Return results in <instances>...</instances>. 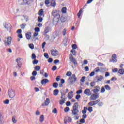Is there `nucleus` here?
<instances>
[{
    "mask_svg": "<svg viewBox=\"0 0 124 124\" xmlns=\"http://www.w3.org/2000/svg\"><path fill=\"white\" fill-rule=\"evenodd\" d=\"M12 41V38L10 36L5 37L3 41L5 46H10Z\"/></svg>",
    "mask_w": 124,
    "mask_h": 124,
    "instance_id": "1",
    "label": "nucleus"
},
{
    "mask_svg": "<svg viewBox=\"0 0 124 124\" xmlns=\"http://www.w3.org/2000/svg\"><path fill=\"white\" fill-rule=\"evenodd\" d=\"M61 16H57L54 17L53 19V24L54 26H57L58 23L60 22Z\"/></svg>",
    "mask_w": 124,
    "mask_h": 124,
    "instance_id": "2",
    "label": "nucleus"
},
{
    "mask_svg": "<svg viewBox=\"0 0 124 124\" xmlns=\"http://www.w3.org/2000/svg\"><path fill=\"white\" fill-rule=\"evenodd\" d=\"M69 80L70 83L72 84H74L76 81H77V77H76L75 74H73L72 76L69 78Z\"/></svg>",
    "mask_w": 124,
    "mask_h": 124,
    "instance_id": "3",
    "label": "nucleus"
},
{
    "mask_svg": "<svg viewBox=\"0 0 124 124\" xmlns=\"http://www.w3.org/2000/svg\"><path fill=\"white\" fill-rule=\"evenodd\" d=\"M99 97V95H98V93H94L91 95V96L90 97V100H93L95 101Z\"/></svg>",
    "mask_w": 124,
    "mask_h": 124,
    "instance_id": "4",
    "label": "nucleus"
},
{
    "mask_svg": "<svg viewBox=\"0 0 124 124\" xmlns=\"http://www.w3.org/2000/svg\"><path fill=\"white\" fill-rule=\"evenodd\" d=\"M8 95L10 98H13L15 96V92L12 89H9L8 91Z\"/></svg>",
    "mask_w": 124,
    "mask_h": 124,
    "instance_id": "5",
    "label": "nucleus"
},
{
    "mask_svg": "<svg viewBox=\"0 0 124 124\" xmlns=\"http://www.w3.org/2000/svg\"><path fill=\"white\" fill-rule=\"evenodd\" d=\"M94 89L92 90V92L94 93H97L100 92V86L97 85L95 87H93Z\"/></svg>",
    "mask_w": 124,
    "mask_h": 124,
    "instance_id": "6",
    "label": "nucleus"
},
{
    "mask_svg": "<svg viewBox=\"0 0 124 124\" xmlns=\"http://www.w3.org/2000/svg\"><path fill=\"white\" fill-rule=\"evenodd\" d=\"M16 62L17 63V65L19 68H21L22 65H23V62L21 61V58H17L16 60Z\"/></svg>",
    "mask_w": 124,
    "mask_h": 124,
    "instance_id": "7",
    "label": "nucleus"
},
{
    "mask_svg": "<svg viewBox=\"0 0 124 124\" xmlns=\"http://www.w3.org/2000/svg\"><path fill=\"white\" fill-rule=\"evenodd\" d=\"M51 54L53 57H57L59 55V51L56 49H52Z\"/></svg>",
    "mask_w": 124,
    "mask_h": 124,
    "instance_id": "8",
    "label": "nucleus"
},
{
    "mask_svg": "<svg viewBox=\"0 0 124 124\" xmlns=\"http://www.w3.org/2000/svg\"><path fill=\"white\" fill-rule=\"evenodd\" d=\"M110 62H117V55L113 54L111 57V60L109 61Z\"/></svg>",
    "mask_w": 124,
    "mask_h": 124,
    "instance_id": "9",
    "label": "nucleus"
},
{
    "mask_svg": "<svg viewBox=\"0 0 124 124\" xmlns=\"http://www.w3.org/2000/svg\"><path fill=\"white\" fill-rule=\"evenodd\" d=\"M99 100H95V101H92L88 103V105L89 106H93L94 105H96L97 103H98Z\"/></svg>",
    "mask_w": 124,
    "mask_h": 124,
    "instance_id": "10",
    "label": "nucleus"
},
{
    "mask_svg": "<svg viewBox=\"0 0 124 124\" xmlns=\"http://www.w3.org/2000/svg\"><path fill=\"white\" fill-rule=\"evenodd\" d=\"M49 103H50V99L47 98L45 102L42 104V106H43V107H44V106H48Z\"/></svg>",
    "mask_w": 124,
    "mask_h": 124,
    "instance_id": "11",
    "label": "nucleus"
},
{
    "mask_svg": "<svg viewBox=\"0 0 124 124\" xmlns=\"http://www.w3.org/2000/svg\"><path fill=\"white\" fill-rule=\"evenodd\" d=\"M71 111L72 114H73L74 116H78V113H79V110L78 109H73Z\"/></svg>",
    "mask_w": 124,
    "mask_h": 124,
    "instance_id": "12",
    "label": "nucleus"
},
{
    "mask_svg": "<svg viewBox=\"0 0 124 124\" xmlns=\"http://www.w3.org/2000/svg\"><path fill=\"white\" fill-rule=\"evenodd\" d=\"M52 15L53 17H57V16H61L59 14V12L57 10H54L52 11Z\"/></svg>",
    "mask_w": 124,
    "mask_h": 124,
    "instance_id": "13",
    "label": "nucleus"
},
{
    "mask_svg": "<svg viewBox=\"0 0 124 124\" xmlns=\"http://www.w3.org/2000/svg\"><path fill=\"white\" fill-rule=\"evenodd\" d=\"M4 28L7 30V31H11V28H12V26L10 23H6L4 26Z\"/></svg>",
    "mask_w": 124,
    "mask_h": 124,
    "instance_id": "14",
    "label": "nucleus"
},
{
    "mask_svg": "<svg viewBox=\"0 0 124 124\" xmlns=\"http://www.w3.org/2000/svg\"><path fill=\"white\" fill-rule=\"evenodd\" d=\"M84 94L86 95H88V96H90V95H92V92H91V90L89 89H86L85 90Z\"/></svg>",
    "mask_w": 124,
    "mask_h": 124,
    "instance_id": "15",
    "label": "nucleus"
},
{
    "mask_svg": "<svg viewBox=\"0 0 124 124\" xmlns=\"http://www.w3.org/2000/svg\"><path fill=\"white\" fill-rule=\"evenodd\" d=\"M47 83H49V80L47 78L43 79L41 81L42 85H46Z\"/></svg>",
    "mask_w": 124,
    "mask_h": 124,
    "instance_id": "16",
    "label": "nucleus"
},
{
    "mask_svg": "<svg viewBox=\"0 0 124 124\" xmlns=\"http://www.w3.org/2000/svg\"><path fill=\"white\" fill-rule=\"evenodd\" d=\"M18 2L20 5H25L27 3V0H18Z\"/></svg>",
    "mask_w": 124,
    "mask_h": 124,
    "instance_id": "17",
    "label": "nucleus"
},
{
    "mask_svg": "<svg viewBox=\"0 0 124 124\" xmlns=\"http://www.w3.org/2000/svg\"><path fill=\"white\" fill-rule=\"evenodd\" d=\"M25 35L27 39H28V40H29V39H31V32H27L25 34Z\"/></svg>",
    "mask_w": 124,
    "mask_h": 124,
    "instance_id": "18",
    "label": "nucleus"
},
{
    "mask_svg": "<svg viewBox=\"0 0 124 124\" xmlns=\"http://www.w3.org/2000/svg\"><path fill=\"white\" fill-rule=\"evenodd\" d=\"M73 92H72V91H70V92L68 93V98H69V99H71V98H72V97H73Z\"/></svg>",
    "mask_w": 124,
    "mask_h": 124,
    "instance_id": "19",
    "label": "nucleus"
},
{
    "mask_svg": "<svg viewBox=\"0 0 124 124\" xmlns=\"http://www.w3.org/2000/svg\"><path fill=\"white\" fill-rule=\"evenodd\" d=\"M66 17L64 16H62L61 17L60 21L61 23H64V22L66 21Z\"/></svg>",
    "mask_w": 124,
    "mask_h": 124,
    "instance_id": "20",
    "label": "nucleus"
},
{
    "mask_svg": "<svg viewBox=\"0 0 124 124\" xmlns=\"http://www.w3.org/2000/svg\"><path fill=\"white\" fill-rule=\"evenodd\" d=\"M44 13V11L43 10V9H41L38 12V15L39 16H43V17H44V15H43Z\"/></svg>",
    "mask_w": 124,
    "mask_h": 124,
    "instance_id": "21",
    "label": "nucleus"
},
{
    "mask_svg": "<svg viewBox=\"0 0 124 124\" xmlns=\"http://www.w3.org/2000/svg\"><path fill=\"white\" fill-rule=\"evenodd\" d=\"M50 31V27L47 26L46 28V30H45V35H46Z\"/></svg>",
    "mask_w": 124,
    "mask_h": 124,
    "instance_id": "22",
    "label": "nucleus"
},
{
    "mask_svg": "<svg viewBox=\"0 0 124 124\" xmlns=\"http://www.w3.org/2000/svg\"><path fill=\"white\" fill-rule=\"evenodd\" d=\"M50 5L52 7H55L56 6V1L55 0H51L50 1Z\"/></svg>",
    "mask_w": 124,
    "mask_h": 124,
    "instance_id": "23",
    "label": "nucleus"
},
{
    "mask_svg": "<svg viewBox=\"0 0 124 124\" xmlns=\"http://www.w3.org/2000/svg\"><path fill=\"white\" fill-rule=\"evenodd\" d=\"M96 79L97 80V82H100L103 79V77L102 76H100L99 77H96Z\"/></svg>",
    "mask_w": 124,
    "mask_h": 124,
    "instance_id": "24",
    "label": "nucleus"
},
{
    "mask_svg": "<svg viewBox=\"0 0 124 124\" xmlns=\"http://www.w3.org/2000/svg\"><path fill=\"white\" fill-rule=\"evenodd\" d=\"M99 100V101L98 102V103H97V106H98L99 107H102V106H103V102H101L100 99H98V100Z\"/></svg>",
    "mask_w": 124,
    "mask_h": 124,
    "instance_id": "25",
    "label": "nucleus"
},
{
    "mask_svg": "<svg viewBox=\"0 0 124 124\" xmlns=\"http://www.w3.org/2000/svg\"><path fill=\"white\" fill-rule=\"evenodd\" d=\"M78 106L79 104L78 103H75L73 106V109H78Z\"/></svg>",
    "mask_w": 124,
    "mask_h": 124,
    "instance_id": "26",
    "label": "nucleus"
},
{
    "mask_svg": "<svg viewBox=\"0 0 124 124\" xmlns=\"http://www.w3.org/2000/svg\"><path fill=\"white\" fill-rule=\"evenodd\" d=\"M66 10H67V8H66V7H63L62 8L61 11L62 12V13H66Z\"/></svg>",
    "mask_w": 124,
    "mask_h": 124,
    "instance_id": "27",
    "label": "nucleus"
},
{
    "mask_svg": "<svg viewBox=\"0 0 124 124\" xmlns=\"http://www.w3.org/2000/svg\"><path fill=\"white\" fill-rule=\"evenodd\" d=\"M39 122L40 123H43V122H44V116L43 115H42L39 118Z\"/></svg>",
    "mask_w": 124,
    "mask_h": 124,
    "instance_id": "28",
    "label": "nucleus"
},
{
    "mask_svg": "<svg viewBox=\"0 0 124 124\" xmlns=\"http://www.w3.org/2000/svg\"><path fill=\"white\" fill-rule=\"evenodd\" d=\"M12 121L14 124L17 123V120H16V116H13L12 119Z\"/></svg>",
    "mask_w": 124,
    "mask_h": 124,
    "instance_id": "29",
    "label": "nucleus"
},
{
    "mask_svg": "<svg viewBox=\"0 0 124 124\" xmlns=\"http://www.w3.org/2000/svg\"><path fill=\"white\" fill-rule=\"evenodd\" d=\"M70 61L71 62H73V63L75 64V65H76V64H77V61H76V59H75V58H73V59L71 60Z\"/></svg>",
    "mask_w": 124,
    "mask_h": 124,
    "instance_id": "30",
    "label": "nucleus"
},
{
    "mask_svg": "<svg viewBox=\"0 0 124 124\" xmlns=\"http://www.w3.org/2000/svg\"><path fill=\"white\" fill-rule=\"evenodd\" d=\"M2 121H3V116H2V114L0 113V124H2Z\"/></svg>",
    "mask_w": 124,
    "mask_h": 124,
    "instance_id": "31",
    "label": "nucleus"
},
{
    "mask_svg": "<svg viewBox=\"0 0 124 124\" xmlns=\"http://www.w3.org/2000/svg\"><path fill=\"white\" fill-rule=\"evenodd\" d=\"M59 93V90L56 89L53 91V94L54 95H58Z\"/></svg>",
    "mask_w": 124,
    "mask_h": 124,
    "instance_id": "32",
    "label": "nucleus"
},
{
    "mask_svg": "<svg viewBox=\"0 0 124 124\" xmlns=\"http://www.w3.org/2000/svg\"><path fill=\"white\" fill-rule=\"evenodd\" d=\"M67 120H68V121L66 120V121H65V120H64L65 124H66V123H71V122L72 121V119L70 117H68V119Z\"/></svg>",
    "mask_w": 124,
    "mask_h": 124,
    "instance_id": "33",
    "label": "nucleus"
},
{
    "mask_svg": "<svg viewBox=\"0 0 124 124\" xmlns=\"http://www.w3.org/2000/svg\"><path fill=\"white\" fill-rule=\"evenodd\" d=\"M118 73L121 75L124 74V69H120L118 71Z\"/></svg>",
    "mask_w": 124,
    "mask_h": 124,
    "instance_id": "34",
    "label": "nucleus"
},
{
    "mask_svg": "<svg viewBox=\"0 0 124 124\" xmlns=\"http://www.w3.org/2000/svg\"><path fill=\"white\" fill-rule=\"evenodd\" d=\"M105 89L107 91H110V90H111V87L108 85H106L105 86Z\"/></svg>",
    "mask_w": 124,
    "mask_h": 124,
    "instance_id": "35",
    "label": "nucleus"
},
{
    "mask_svg": "<svg viewBox=\"0 0 124 124\" xmlns=\"http://www.w3.org/2000/svg\"><path fill=\"white\" fill-rule=\"evenodd\" d=\"M43 21V18H42V17L41 16H40L38 17V21L39 23H41Z\"/></svg>",
    "mask_w": 124,
    "mask_h": 124,
    "instance_id": "36",
    "label": "nucleus"
},
{
    "mask_svg": "<svg viewBox=\"0 0 124 124\" xmlns=\"http://www.w3.org/2000/svg\"><path fill=\"white\" fill-rule=\"evenodd\" d=\"M82 11H83V9H80L79 12L78 13L77 16H78V18H80V16H81V14H82Z\"/></svg>",
    "mask_w": 124,
    "mask_h": 124,
    "instance_id": "37",
    "label": "nucleus"
},
{
    "mask_svg": "<svg viewBox=\"0 0 124 124\" xmlns=\"http://www.w3.org/2000/svg\"><path fill=\"white\" fill-rule=\"evenodd\" d=\"M52 86H53V88L57 89V88H58V87L59 86V84H58V83H57V82H55V83H53Z\"/></svg>",
    "mask_w": 124,
    "mask_h": 124,
    "instance_id": "38",
    "label": "nucleus"
},
{
    "mask_svg": "<svg viewBox=\"0 0 124 124\" xmlns=\"http://www.w3.org/2000/svg\"><path fill=\"white\" fill-rule=\"evenodd\" d=\"M49 3H50V0H45V4L47 7H49V6H50L48 5Z\"/></svg>",
    "mask_w": 124,
    "mask_h": 124,
    "instance_id": "39",
    "label": "nucleus"
},
{
    "mask_svg": "<svg viewBox=\"0 0 124 124\" xmlns=\"http://www.w3.org/2000/svg\"><path fill=\"white\" fill-rule=\"evenodd\" d=\"M87 109H88V108L86 107L84 108V109L82 110V114H86L87 113V110H87Z\"/></svg>",
    "mask_w": 124,
    "mask_h": 124,
    "instance_id": "40",
    "label": "nucleus"
},
{
    "mask_svg": "<svg viewBox=\"0 0 124 124\" xmlns=\"http://www.w3.org/2000/svg\"><path fill=\"white\" fill-rule=\"evenodd\" d=\"M69 110H70V109L69 108V107H68L65 108L64 109V111L65 113H67V112H68V111H69Z\"/></svg>",
    "mask_w": 124,
    "mask_h": 124,
    "instance_id": "41",
    "label": "nucleus"
},
{
    "mask_svg": "<svg viewBox=\"0 0 124 124\" xmlns=\"http://www.w3.org/2000/svg\"><path fill=\"white\" fill-rule=\"evenodd\" d=\"M66 76H68V77H70V76H71L72 75V73L70 71H68L66 74Z\"/></svg>",
    "mask_w": 124,
    "mask_h": 124,
    "instance_id": "42",
    "label": "nucleus"
},
{
    "mask_svg": "<svg viewBox=\"0 0 124 124\" xmlns=\"http://www.w3.org/2000/svg\"><path fill=\"white\" fill-rule=\"evenodd\" d=\"M82 93H83V90H79L77 91L76 93H77V94H80Z\"/></svg>",
    "mask_w": 124,
    "mask_h": 124,
    "instance_id": "43",
    "label": "nucleus"
},
{
    "mask_svg": "<svg viewBox=\"0 0 124 124\" xmlns=\"http://www.w3.org/2000/svg\"><path fill=\"white\" fill-rule=\"evenodd\" d=\"M65 101L64 100H63V99H62L59 101V103L61 105H62L63 104H64V103H65Z\"/></svg>",
    "mask_w": 124,
    "mask_h": 124,
    "instance_id": "44",
    "label": "nucleus"
},
{
    "mask_svg": "<svg viewBox=\"0 0 124 124\" xmlns=\"http://www.w3.org/2000/svg\"><path fill=\"white\" fill-rule=\"evenodd\" d=\"M88 111H89V112H90V113H92V112H93V107H90L88 108Z\"/></svg>",
    "mask_w": 124,
    "mask_h": 124,
    "instance_id": "45",
    "label": "nucleus"
},
{
    "mask_svg": "<svg viewBox=\"0 0 124 124\" xmlns=\"http://www.w3.org/2000/svg\"><path fill=\"white\" fill-rule=\"evenodd\" d=\"M62 33L63 36L65 35L66 34V29H64L62 31Z\"/></svg>",
    "mask_w": 124,
    "mask_h": 124,
    "instance_id": "46",
    "label": "nucleus"
},
{
    "mask_svg": "<svg viewBox=\"0 0 124 124\" xmlns=\"http://www.w3.org/2000/svg\"><path fill=\"white\" fill-rule=\"evenodd\" d=\"M34 31L36 32H39V31H40V29L38 27H35L34 29Z\"/></svg>",
    "mask_w": 124,
    "mask_h": 124,
    "instance_id": "47",
    "label": "nucleus"
},
{
    "mask_svg": "<svg viewBox=\"0 0 124 124\" xmlns=\"http://www.w3.org/2000/svg\"><path fill=\"white\" fill-rule=\"evenodd\" d=\"M99 67H96L94 69V72H99Z\"/></svg>",
    "mask_w": 124,
    "mask_h": 124,
    "instance_id": "48",
    "label": "nucleus"
},
{
    "mask_svg": "<svg viewBox=\"0 0 124 124\" xmlns=\"http://www.w3.org/2000/svg\"><path fill=\"white\" fill-rule=\"evenodd\" d=\"M72 48L75 50L76 49H77V45L76 44H73L72 46Z\"/></svg>",
    "mask_w": 124,
    "mask_h": 124,
    "instance_id": "49",
    "label": "nucleus"
},
{
    "mask_svg": "<svg viewBox=\"0 0 124 124\" xmlns=\"http://www.w3.org/2000/svg\"><path fill=\"white\" fill-rule=\"evenodd\" d=\"M29 47L30 48V49H34V45H33V44H31L29 45Z\"/></svg>",
    "mask_w": 124,
    "mask_h": 124,
    "instance_id": "50",
    "label": "nucleus"
},
{
    "mask_svg": "<svg viewBox=\"0 0 124 124\" xmlns=\"http://www.w3.org/2000/svg\"><path fill=\"white\" fill-rule=\"evenodd\" d=\"M105 92V88L104 87H102V88L101 89L100 93H103Z\"/></svg>",
    "mask_w": 124,
    "mask_h": 124,
    "instance_id": "51",
    "label": "nucleus"
},
{
    "mask_svg": "<svg viewBox=\"0 0 124 124\" xmlns=\"http://www.w3.org/2000/svg\"><path fill=\"white\" fill-rule=\"evenodd\" d=\"M32 76H36L37 75V72L36 71H34L32 73Z\"/></svg>",
    "mask_w": 124,
    "mask_h": 124,
    "instance_id": "52",
    "label": "nucleus"
},
{
    "mask_svg": "<svg viewBox=\"0 0 124 124\" xmlns=\"http://www.w3.org/2000/svg\"><path fill=\"white\" fill-rule=\"evenodd\" d=\"M71 53H72L74 56H75V55H76V51H75V50L74 49H72L71 50Z\"/></svg>",
    "mask_w": 124,
    "mask_h": 124,
    "instance_id": "53",
    "label": "nucleus"
},
{
    "mask_svg": "<svg viewBox=\"0 0 124 124\" xmlns=\"http://www.w3.org/2000/svg\"><path fill=\"white\" fill-rule=\"evenodd\" d=\"M35 70L36 71H38V70H40V67L39 66H36L35 67Z\"/></svg>",
    "mask_w": 124,
    "mask_h": 124,
    "instance_id": "54",
    "label": "nucleus"
},
{
    "mask_svg": "<svg viewBox=\"0 0 124 124\" xmlns=\"http://www.w3.org/2000/svg\"><path fill=\"white\" fill-rule=\"evenodd\" d=\"M4 104H9V100L6 99L3 101Z\"/></svg>",
    "mask_w": 124,
    "mask_h": 124,
    "instance_id": "55",
    "label": "nucleus"
},
{
    "mask_svg": "<svg viewBox=\"0 0 124 124\" xmlns=\"http://www.w3.org/2000/svg\"><path fill=\"white\" fill-rule=\"evenodd\" d=\"M16 33H17L18 34H20L22 33V30L21 29L17 30L16 31Z\"/></svg>",
    "mask_w": 124,
    "mask_h": 124,
    "instance_id": "56",
    "label": "nucleus"
},
{
    "mask_svg": "<svg viewBox=\"0 0 124 124\" xmlns=\"http://www.w3.org/2000/svg\"><path fill=\"white\" fill-rule=\"evenodd\" d=\"M44 56L46 59H49V55H48V53H44Z\"/></svg>",
    "mask_w": 124,
    "mask_h": 124,
    "instance_id": "57",
    "label": "nucleus"
},
{
    "mask_svg": "<svg viewBox=\"0 0 124 124\" xmlns=\"http://www.w3.org/2000/svg\"><path fill=\"white\" fill-rule=\"evenodd\" d=\"M85 119L84 118L81 119L79 121V122H80L81 124H85Z\"/></svg>",
    "mask_w": 124,
    "mask_h": 124,
    "instance_id": "58",
    "label": "nucleus"
},
{
    "mask_svg": "<svg viewBox=\"0 0 124 124\" xmlns=\"http://www.w3.org/2000/svg\"><path fill=\"white\" fill-rule=\"evenodd\" d=\"M69 59L71 61V60L74 59V57H73V55H72V54H70L69 56Z\"/></svg>",
    "mask_w": 124,
    "mask_h": 124,
    "instance_id": "59",
    "label": "nucleus"
},
{
    "mask_svg": "<svg viewBox=\"0 0 124 124\" xmlns=\"http://www.w3.org/2000/svg\"><path fill=\"white\" fill-rule=\"evenodd\" d=\"M90 86L91 87H94V86H95V82H91Z\"/></svg>",
    "mask_w": 124,
    "mask_h": 124,
    "instance_id": "60",
    "label": "nucleus"
},
{
    "mask_svg": "<svg viewBox=\"0 0 124 124\" xmlns=\"http://www.w3.org/2000/svg\"><path fill=\"white\" fill-rule=\"evenodd\" d=\"M33 64H37L38 63V60H35L33 61Z\"/></svg>",
    "mask_w": 124,
    "mask_h": 124,
    "instance_id": "61",
    "label": "nucleus"
},
{
    "mask_svg": "<svg viewBox=\"0 0 124 124\" xmlns=\"http://www.w3.org/2000/svg\"><path fill=\"white\" fill-rule=\"evenodd\" d=\"M21 29H25L26 28V24H22L20 25Z\"/></svg>",
    "mask_w": 124,
    "mask_h": 124,
    "instance_id": "62",
    "label": "nucleus"
},
{
    "mask_svg": "<svg viewBox=\"0 0 124 124\" xmlns=\"http://www.w3.org/2000/svg\"><path fill=\"white\" fill-rule=\"evenodd\" d=\"M81 97V95L80 94H77L76 96V99H79V98H80Z\"/></svg>",
    "mask_w": 124,
    "mask_h": 124,
    "instance_id": "63",
    "label": "nucleus"
},
{
    "mask_svg": "<svg viewBox=\"0 0 124 124\" xmlns=\"http://www.w3.org/2000/svg\"><path fill=\"white\" fill-rule=\"evenodd\" d=\"M52 113H54V114H57V110L56 108H55L54 109L52 110Z\"/></svg>",
    "mask_w": 124,
    "mask_h": 124,
    "instance_id": "64",
    "label": "nucleus"
}]
</instances>
